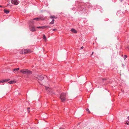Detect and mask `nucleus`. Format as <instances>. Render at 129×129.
<instances>
[{
    "instance_id": "nucleus-1",
    "label": "nucleus",
    "mask_w": 129,
    "mask_h": 129,
    "mask_svg": "<svg viewBox=\"0 0 129 129\" xmlns=\"http://www.w3.org/2000/svg\"><path fill=\"white\" fill-rule=\"evenodd\" d=\"M66 93H62L60 95V99L62 102H65L66 101Z\"/></svg>"
},
{
    "instance_id": "nucleus-2",
    "label": "nucleus",
    "mask_w": 129,
    "mask_h": 129,
    "mask_svg": "<svg viewBox=\"0 0 129 129\" xmlns=\"http://www.w3.org/2000/svg\"><path fill=\"white\" fill-rule=\"evenodd\" d=\"M35 77L37 79L39 80H42L44 79V77L41 75H37Z\"/></svg>"
},
{
    "instance_id": "nucleus-3",
    "label": "nucleus",
    "mask_w": 129,
    "mask_h": 129,
    "mask_svg": "<svg viewBox=\"0 0 129 129\" xmlns=\"http://www.w3.org/2000/svg\"><path fill=\"white\" fill-rule=\"evenodd\" d=\"M11 2L12 4L15 5H17L18 4L17 0H11Z\"/></svg>"
},
{
    "instance_id": "nucleus-4",
    "label": "nucleus",
    "mask_w": 129,
    "mask_h": 129,
    "mask_svg": "<svg viewBox=\"0 0 129 129\" xmlns=\"http://www.w3.org/2000/svg\"><path fill=\"white\" fill-rule=\"evenodd\" d=\"M30 52V51L28 49H25L24 50V54L28 53Z\"/></svg>"
},
{
    "instance_id": "nucleus-5",
    "label": "nucleus",
    "mask_w": 129,
    "mask_h": 129,
    "mask_svg": "<svg viewBox=\"0 0 129 129\" xmlns=\"http://www.w3.org/2000/svg\"><path fill=\"white\" fill-rule=\"evenodd\" d=\"M32 72L26 69V74L27 75H30L32 74Z\"/></svg>"
},
{
    "instance_id": "nucleus-6",
    "label": "nucleus",
    "mask_w": 129,
    "mask_h": 129,
    "mask_svg": "<svg viewBox=\"0 0 129 129\" xmlns=\"http://www.w3.org/2000/svg\"><path fill=\"white\" fill-rule=\"evenodd\" d=\"M20 72L23 74H26V69H22L20 70Z\"/></svg>"
},
{
    "instance_id": "nucleus-7",
    "label": "nucleus",
    "mask_w": 129,
    "mask_h": 129,
    "mask_svg": "<svg viewBox=\"0 0 129 129\" xmlns=\"http://www.w3.org/2000/svg\"><path fill=\"white\" fill-rule=\"evenodd\" d=\"M35 27L32 26L30 28V29L31 31H36V30L35 29Z\"/></svg>"
},
{
    "instance_id": "nucleus-8",
    "label": "nucleus",
    "mask_w": 129,
    "mask_h": 129,
    "mask_svg": "<svg viewBox=\"0 0 129 129\" xmlns=\"http://www.w3.org/2000/svg\"><path fill=\"white\" fill-rule=\"evenodd\" d=\"M71 31L75 33H77V31L76 30L73 28L71 29Z\"/></svg>"
},
{
    "instance_id": "nucleus-9",
    "label": "nucleus",
    "mask_w": 129,
    "mask_h": 129,
    "mask_svg": "<svg viewBox=\"0 0 129 129\" xmlns=\"http://www.w3.org/2000/svg\"><path fill=\"white\" fill-rule=\"evenodd\" d=\"M43 39L46 41L47 40V39L44 34L43 35Z\"/></svg>"
},
{
    "instance_id": "nucleus-10",
    "label": "nucleus",
    "mask_w": 129,
    "mask_h": 129,
    "mask_svg": "<svg viewBox=\"0 0 129 129\" xmlns=\"http://www.w3.org/2000/svg\"><path fill=\"white\" fill-rule=\"evenodd\" d=\"M4 12L6 14H8L9 12V10L6 9L4 10Z\"/></svg>"
},
{
    "instance_id": "nucleus-11",
    "label": "nucleus",
    "mask_w": 129,
    "mask_h": 129,
    "mask_svg": "<svg viewBox=\"0 0 129 129\" xmlns=\"http://www.w3.org/2000/svg\"><path fill=\"white\" fill-rule=\"evenodd\" d=\"M45 28V26H39V27H37V28H41V29H44Z\"/></svg>"
},
{
    "instance_id": "nucleus-12",
    "label": "nucleus",
    "mask_w": 129,
    "mask_h": 129,
    "mask_svg": "<svg viewBox=\"0 0 129 129\" xmlns=\"http://www.w3.org/2000/svg\"><path fill=\"white\" fill-rule=\"evenodd\" d=\"M8 83L10 84H13L15 83V82L14 81H10L8 82Z\"/></svg>"
},
{
    "instance_id": "nucleus-13",
    "label": "nucleus",
    "mask_w": 129,
    "mask_h": 129,
    "mask_svg": "<svg viewBox=\"0 0 129 129\" xmlns=\"http://www.w3.org/2000/svg\"><path fill=\"white\" fill-rule=\"evenodd\" d=\"M54 22V19L52 20V21L49 23L50 24H53Z\"/></svg>"
},
{
    "instance_id": "nucleus-14",
    "label": "nucleus",
    "mask_w": 129,
    "mask_h": 129,
    "mask_svg": "<svg viewBox=\"0 0 129 129\" xmlns=\"http://www.w3.org/2000/svg\"><path fill=\"white\" fill-rule=\"evenodd\" d=\"M50 18L51 19L56 18V17L54 16H51L50 17Z\"/></svg>"
},
{
    "instance_id": "nucleus-15",
    "label": "nucleus",
    "mask_w": 129,
    "mask_h": 129,
    "mask_svg": "<svg viewBox=\"0 0 129 129\" xmlns=\"http://www.w3.org/2000/svg\"><path fill=\"white\" fill-rule=\"evenodd\" d=\"M19 68H15V69H13V71H17L18 70H19Z\"/></svg>"
},
{
    "instance_id": "nucleus-16",
    "label": "nucleus",
    "mask_w": 129,
    "mask_h": 129,
    "mask_svg": "<svg viewBox=\"0 0 129 129\" xmlns=\"http://www.w3.org/2000/svg\"><path fill=\"white\" fill-rule=\"evenodd\" d=\"M8 81V80H3V81H0V83H3L5 82L6 81Z\"/></svg>"
},
{
    "instance_id": "nucleus-17",
    "label": "nucleus",
    "mask_w": 129,
    "mask_h": 129,
    "mask_svg": "<svg viewBox=\"0 0 129 129\" xmlns=\"http://www.w3.org/2000/svg\"><path fill=\"white\" fill-rule=\"evenodd\" d=\"M39 19H41V18H34L33 19L35 20H36L37 21H38L39 20Z\"/></svg>"
},
{
    "instance_id": "nucleus-18",
    "label": "nucleus",
    "mask_w": 129,
    "mask_h": 129,
    "mask_svg": "<svg viewBox=\"0 0 129 129\" xmlns=\"http://www.w3.org/2000/svg\"><path fill=\"white\" fill-rule=\"evenodd\" d=\"M20 54H24V52H23V50H22L20 51Z\"/></svg>"
},
{
    "instance_id": "nucleus-19",
    "label": "nucleus",
    "mask_w": 129,
    "mask_h": 129,
    "mask_svg": "<svg viewBox=\"0 0 129 129\" xmlns=\"http://www.w3.org/2000/svg\"><path fill=\"white\" fill-rule=\"evenodd\" d=\"M86 111H87L89 113H90V111H89V109L88 108H87L86 109Z\"/></svg>"
},
{
    "instance_id": "nucleus-20",
    "label": "nucleus",
    "mask_w": 129,
    "mask_h": 129,
    "mask_svg": "<svg viewBox=\"0 0 129 129\" xmlns=\"http://www.w3.org/2000/svg\"><path fill=\"white\" fill-rule=\"evenodd\" d=\"M39 18H41V19H39V20H44V18H43L42 17H39Z\"/></svg>"
},
{
    "instance_id": "nucleus-21",
    "label": "nucleus",
    "mask_w": 129,
    "mask_h": 129,
    "mask_svg": "<svg viewBox=\"0 0 129 129\" xmlns=\"http://www.w3.org/2000/svg\"><path fill=\"white\" fill-rule=\"evenodd\" d=\"M127 56L126 55H125L124 57V59H125V58H127Z\"/></svg>"
},
{
    "instance_id": "nucleus-22",
    "label": "nucleus",
    "mask_w": 129,
    "mask_h": 129,
    "mask_svg": "<svg viewBox=\"0 0 129 129\" xmlns=\"http://www.w3.org/2000/svg\"><path fill=\"white\" fill-rule=\"evenodd\" d=\"M51 29V30H53V31L56 30H57L56 28L53 29Z\"/></svg>"
},
{
    "instance_id": "nucleus-23",
    "label": "nucleus",
    "mask_w": 129,
    "mask_h": 129,
    "mask_svg": "<svg viewBox=\"0 0 129 129\" xmlns=\"http://www.w3.org/2000/svg\"><path fill=\"white\" fill-rule=\"evenodd\" d=\"M126 123L127 124H129V121H128L126 122Z\"/></svg>"
},
{
    "instance_id": "nucleus-24",
    "label": "nucleus",
    "mask_w": 129,
    "mask_h": 129,
    "mask_svg": "<svg viewBox=\"0 0 129 129\" xmlns=\"http://www.w3.org/2000/svg\"><path fill=\"white\" fill-rule=\"evenodd\" d=\"M84 48V47L83 46H82L81 48L80 49V50H81V49H83Z\"/></svg>"
},
{
    "instance_id": "nucleus-25",
    "label": "nucleus",
    "mask_w": 129,
    "mask_h": 129,
    "mask_svg": "<svg viewBox=\"0 0 129 129\" xmlns=\"http://www.w3.org/2000/svg\"><path fill=\"white\" fill-rule=\"evenodd\" d=\"M34 21L33 20H31L30 21V22H33Z\"/></svg>"
},
{
    "instance_id": "nucleus-26",
    "label": "nucleus",
    "mask_w": 129,
    "mask_h": 129,
    "mask_svg": "<svg viewBox=\"0 0 129 129\" xmlns=\"http://www.w3.org/2000/svg\"><path fill=\"white\" fill-rule=\"evenodd\" d=\"M30 109V108L29 107L28 108H27V110L28 111H29V109Z\"/></svg>"
},
{
    "instance_id": "nucleus-27",
    "label": "nucleus",
    "mask_w": 129,
    "mask_h": 129,
    "mask_svg": "<svg viewBox=\"0 0 129 129\" xmlns=\"http://www.w3.org/2000/svg\"><path fill=\"white\" fill-rule=\"evenodd\" d=\"M48 87H46V90H47V89L48 88Z\"/></svg>"
},
{
    "instance_id": "nucleus-28",
    "label": "nucleus",
    "mask_w": 129,
    "mask_h": 129,
    "mask_svg": "<svg viewBox=\"0 0 129 129\" xmlns=\"http://www.w3.org/2000/svg\"><path fill=\"white\" fill-rule=\"evenodd\" d=\"M45 26V27H50L49 26Z\"/></svg>"
},
{
    "instance_id": "nucleus-29",
    "label": "nucleus",
    "mask_w": 129,
    "mask_h": 129,
    "mask_svg": "<svg viewBox=\"0 0 129 129\" xmlns=\"http://www.w3.org/2000/svg\"><path fill=\"white\" fill-rule=\"evenodd\" d=\"M127 119L128 120H129V117H128L127 118Z\"/></svg>"
},
{
    "instance_id": "nucleus-30",
    "label": "nucleus",
    "mask_w": 129,
    "mask_h": 129,
    "mask_svg": "<svg viewBox=\"0 0 129 129\" xmlns=\"http://www.w3.org/2000/svg\"><path fill=\"white\" fill-rule=\"evenodd\" d=\"M0 7H2V6L0 5Z\"/></svg>"
},
{
    "instance_id": "nucleus-31",
    "label": "nucleus",
    "mask_w": 129,
    "mask_h": 129,
    "mask_svg": "<svg viewBox=\"0 0 129 129\" xmlns=\"http://www.w3.org/2000/svg\"><path fill=\"white\" fill-rule=\"evenodd\" d=\"M93 52H92V54H91V55H92V54H93Z\"/></svg>"
},
{
    "instance_id": "nucleus-32",
    "label": "nucleus",
    "mask_w": 129,
    "mask_h": 129,
    "mask_svg": "<svg viewBox=\"0 0 129 129\" xmlns=\"http://www.w3.org/2000/svg\"><path fill=\"white\" fill-rule=\"evenodd\" d=\"M61 129H64L63 128H61Z\"/></svg>"
}]
</instances>
